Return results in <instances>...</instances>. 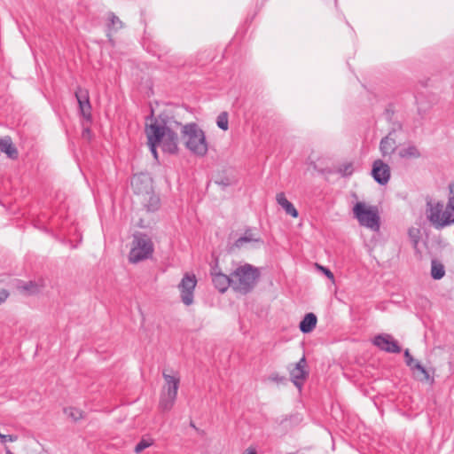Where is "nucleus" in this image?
Segmentation results:
<instances>
[{
    "instance_id": "obj_1",
    "label": "nucleus",
    "mask_w": 454,
    "mask_h": 454,
    "mask_svg": "<svg viewBox=\"0 0 454 454\" xmlns=\"http://www.w3.org/2000/svg\"><path fill=\"white\" fill-rule=\"evenodd\" d=\"M147 141L159 144L163 153L176 154L178 152L179 137L162 115H147L145 122Z\"/></svg>"
},
{
    "instance_id": "obj_2",
    "label": "nucleus",
    "mask_w": 454,
    "mask_h": 454,
    "mask_svg": "<svg viewBox=\"0 0 454 454\" xmlns=\"http://www.w3.org/2000/svg\"><path fill=\"white\" fill-rule=\"evenodd\" d=\"M131 188L135 200L147 212H154L160 207V198L154 193L153 179L148 174L140 173L131 178Z\"/></svg>"
},
{
    "instance_id": "obj_3",
    "label": "nucleus",
    "mask_w": 454,
    "mask_h": 454,
    "mask_svg": "<svg viewBox=\"0 0 454 454\" xmlns=\"http://www.w3.org/2000/svg\"><path fill=\"white\" fill-rule=\"evenodd\" d=\"M259 269L246 263L238 267L232 273V289L241 294L250 293L260 278Z\"/></svg>"
},
{
    "instance_id": "obj_4",
    "label": "nucleus",
    "mask_w": 454,
    "mask_h": 454,
    "mask_svg": "<svg viewBox=\"0 0 454 454\" xmlns=\"http://www.w3.org/2000/svg\"><path fill=\"white\" fill-rule=\"evenodd\" d=\"M182 139L188 150L198 156L207 152V144L203 130L196 123H188L182 127Z\"/></svg>"
},
{
    "instance_id": "obj_5",
    "label": "nucleus",
    "mask_w": 454,
    "mask_h": 454,
    "mask_svg": "<svg viewBox=\"0 0 454 454\" xmlns=\"http://www.w3.org/2000/svg\"><path fill=\"white\" fill-rule=\"evenodd\" d=\"M261 86L258 82L254 80H248V78L239 76L235 82V84L229 90L228 96L233 100L232 106L239 107L242 105V98L247 95L253 94L256 95L259 93Z\"/></svg>"
},
{
    "instance_id": "obj_6",
    "label": "nucleus",
    "mask_w": 454,
    "mask_h": 454,
    "mask_svg": "<svg viewBox=\"0 0 454 454\" xmlns=\"http://www.w3.org/2000/svg\"><path fill=\"white\" fill-rule=\"evenodd\" d=\"M163 378L165 384L160 393L159 407L162 411H168L176 402L180 380L165 372H163Z\"/></svg>"
},
{
    "instance_id": "obj_7",
    "label": "nucleus",
    "mask_w": 454,
    "mask_h": 454,
    "mask_svg": "<svg viewBox=\"0 0 454 454\" xmlns=\"http://www.w3.org/2000/svg\"><path fill=\"white\" fill-rule=\"evenodd\" d=\"M133 246L129 252V262L136 263L149 258L153 252L152 239L145 233L137 232L134 235Z\"/></svg>"
},
{
    "instance_id": "obj_8",
    "label": "nucleus",
    "mask_w": 454,
    "mask_h": 454,
    "mask_svg": "<svg viewBox=\"0 0 454 454\" xmlns=\"http://www.w3.org/2000/svg\"><path fill=\"white\" fill-rule=\"evenodd\" d=\"M427 212V218L431 223L437 229L443 228L454 223V209L450 208L448 204L436 203L431 205Z\"/></svg>"
},
{
    "instance_id": "obj_9",
    "label": "nucleus",
    "mask_w": 454,
    "mask_h": 454,
    "mask_svg": "<svg viewBox=\"0 0 454 454\" xmlns=\"http://www.w3.org/2000/svg\"><path fill=\"white\" fill-rule=\"evenodd\" d=\"M354 215L359 223L372 231H379L380 223L378 208L376 207H366L364 203L357 202L354 208Z\"/></svg>"
},
{
    "instance_id": "obj_10",
    "label": "nucleus",
    "mask_w": 454,
    "mask_h": 454,
    "mask_svg": "<svg viewBox=\"0 0 454 454\" xmlns=\"http://www.w3.org/2000/svg\"><path fill=\"white\" fill-rule=\"evenodd\" d=\"M197 285V279L194 275L185 274L178 285L181 293V300L184 304L189 306L193 302V291Z\"/></svg>"
},
{
    "instance_id": "obj_11",
    "label": "nucleus",
    "mask_w": 454,
    "mask_h": 454,
    "mask_svg": "<svg viewBox=\"0 0 454 454\" xmlns=\"http://www.w3.org/2000/svg\"><path fill=\"white\" fill-rule=\"evenodd\" d=\"M307 368V361L303 356L299 362H297L292 369H289L290 378L294 385L301 389L303 382L309 376Z\"/></svg>"
},
{
    "instance_id": "obj_12",
    "label": "nucleus",
    "mask_w": 454,
    "mask_h": 454,
    "mask_svg": "<svg viewBox=\"0 0 454 454\" xmlns=\"http://www.w3.org/2000/svg\"><path fill=\"white\" fill-rule=\"evenodd\" d=\"M372 176L379 184L385 185L391 176L390 167L382 160L378 159L372 163Z\"/></svg>"
},
{
    "instance_id": "obj_13",
    "label": "nucleus",
    "mask_w": 454,
    "mask_h": 454,
    "mask_svg": "<svg viewBox=\"0 0 454 454\" xmlns=\"http://www.w3.org/2000/svg\"><path fill=\"white\" fill-rule=\"evenodd\" d=\"M373 343L381 350L388 353H400L401 347L389 334H379L374 338Z\"/></svg>"
},
{
    "instance_id": "obj_14",
    "label": "nucleus",
    "mask_w": 454,
    "mask_h": 454,
    "mask_svg": "<svg viewBox=\"0 0 454 454\" xmlns=\"http://www.w3.org/2000/svg\"><path fill=\"white\" fill-rule=\"evenodd\" d=\"M123 22L120 20V18L117 15H115L114 12H107L106 35L112 46H114L115 44L114 39L113 38V33H117L120 29L123 27Z\"/></svg>"
},
{
    "instance_id": "obj_15",
    "label": "nucleus",
    "mask_w": 454,
    "mask_h": 454,
    "mask_svg": "<svg viewBox=\"0 0 454 454\" xmlns=\"http://www.w3.org/2000/svg\"><path fill=\"white\" fill-rule=\"evenodd\" d=\"M246 243H257L262 244V240L259 237H255L250 229L247 230L243 236L239 238L234 244L230 247V252L235 249H240Z\"/></svg>"
},
{
    "instance_id": "obj_16",
    "label": "nucleus",
    "mask_w": 454,
    "mask_h": 454,
    "mask_svg": "<svg viewBox=\"0 0 454 454\" xmlns=\"http://www.w3.org/2000/svg\"><path fill=\"white\" fill-rule=\"evenodd\" d=\"M395 129L391 130L387 136L383 137L380 143V150L383 156L392 154L396 149L395 139L392 137Z\"/></svg>"
},
{
    "instance_id": "obj_17",
    "label": "nucleus",
    "mask_w": 454,
    "mask_h": 454,
    "mask_svg": "<svg viewBox=\"0 0 454 454\" xmlns=\"http://www.w3.org/2000/svg\"><path fill=\"white\" fill-rule=\"evenodd\" d=\"M232 278L231 274L227 276L223 272L221 274H216L212 278V282L215 287L221 293H224L229 286L232 287Z\"/></svg>"
},
{
    "instance_id": "obj_18",
    "label": "nucleus",
    "mask_w": 454,
    "mask_h": 454,
    "mask_svg": "<svg viewBox=\"0 0 454 454\" xmlns=\"http://www.w3.org/2000/svg\"><path fill=\"white\" fill-rule=\"evenodd\" d=\"M0 151L6 153L10 159H17L19 156L18 150L12 144L10 137L0 138Z\"/></svg>"
},
{
    "instance_id": "obj_19",
    "label": "nucleus",
    "mask_w": 454,
    "mask_h": 454,
    "mask_svg": "<svg viewBox=\"0 0 454 454\" xmlns=\"http://www.w3.org/2000/svg\"><path fill=\"white\" fill-rule=\"evenodd\" d=\"M277 202L282 208L286 211V213L294 218L298 217V211L294 207V206L286 198L284 192H279L276 196Z\"/></svg>"
},
{
    "instance_id": "obj_20",
    "label": "nucleus",
    "mask_w": 454,
    "mask_h": 454,
    "mask_svg": "<svg viewBox=\"0 0 454 454\" xmlns=\"http://www.w3.org/2000/svg\"><path fill=\"white\" fill-rule=\"evenodd\" d=\"M317 319L314 313H308L303 319L300 322V330L303 333H310L317 325Z\"/></svg>"
},
{
    "instance_id": "obj_21",
    "label": "nucleus",
    "mask_w": 454,
    "mask_h": 454,
    "mask_svg": "<svg viewBox=\"0 0 454 454\" xmlns=\"http://www.w3.org/2000/svg\"><path fill=\"white\" fill-rule=\"evenodd\" d=\"M398 154L403 159H418L421 156L419 150L414 145H409L407 147L401 149Z\"/></svg>"
},
{
    "instance_id": "obj_22",
    "label": "nucleus",
    "mask_w": 454,
    "mask_h": 454,
    "mask_svg": "<svg viewBox=\"0 0 454 454\" xmlns=\"http://www.w3.org/2000/svg\"><path fill=\"white\" fill-rule=\"evenodd\" d=\"M75 98L79 105V114H85V110L90 108V104L87 94L79 90L75 92Z\"/></svg>"
},
{
    "instance_id": "obj_23",
    "label": "nucleus",
    "mask_w": 454,
    "mask_h": 454,
    "mask_svg": "<svg viewBox=\"0 0 454 454\" xmlns=\"http://www.w3.org/2000/svg\"><path fill=\"white\" fill-rule=\"evenodd\" d=\"M445 274L444 267L442 263H438L435 261L432 262L431 266V276L434 279H441Z\"/></svg>"
},
{
    "instance_id": "obj_24",
    "label": "nucleus",
    "mask_w": 454,
    "mask_h": 454,
    "mask_svg": "<svg viewBox=\"0 0 454 454\" xmlns=\"http://www.w3.org/2000/svg\"><path fill=\"white\" fill-rule=\"evenodd\" d=\"M92 121V115H82V125L83 127L82 129V137L90 140L91 138V131L90 129L89 124Z\"/></svg>"
},
{
    "instance_id": "obj_25",
    "label": "nucleus",
    "mask_w": 454,
    "mask_h": 454,
    "mask_svg": "<svg viewBox=\"0 0 454 454\" xmlns=\"http://www.w3.org/2000/svg\"><path fill=\"white\" fill-rule=\"evenodd\" d=\"M354 171L353 164L351 162H346L341 164L339 168L338 172L340 173L342 176H350Z\"/></svg>"
},
{
    "instance_id": "obj_26",
    "label": "nucleus",
    "mask_w": 454,
    "mask_h": 454,
    "mask_svg": "<svg viewBox=\"0 0 454 454\" xmlns=\"http://www.w3.org/2000/svg\"><path fill=\"white\" fill-rule=\"evenodd\" d=\"M413 372L414 371H419L422 375L423 377L420 378L421 380H429V373L426 370V368L419 363V362H416L413 365V369H411Z\"/></svg>"
},
{
    "instance_id": "obj_27",
    "label": "nucleus",
    "mask_w": 454,
    "mask_h": 454,
    "mask_svg": "<svg viewBox=\"0 0 454 454\" xmlns=\"http://www.w3.org/2000/svg\"><path fill=\"white\" fill-rule=\"evenodd\" d=\"M64 411L68 417H71L74 420H78L82 417V411L80 410L72 407L66 408Z\"/></svg>"
},
{
    "instance_id": "obj_28",
    "label": "nucleus",
    "mask_w": 454,
    "mask_h": 454,
    "mask_svg": "<svg viewBox=\"0 0 454 454\" xmlns=\"http://www.w3.org/2000/svg\"><path fill=\"white\" fill-rule=\"evenodd\" d=\"M153 440H146V439H142L135 447V452L136 453H140L141 451H143L144 450H145L146 448L150 447L151 445H153Z\"/></svg>"
},
{
    "instance_id": "obj_29",
    "label": "nucleus",
    "mask_w": 454,
    "mask_h": 454,
    "mask_svg": "<svg viewBox=\"0 0 454 454\" xmlns=\"http://www.w3.org/2000/svg\"><path fill=\"white\" fill-rule=\"evenodd\" d=\"M216 123L220 129L227 130L229 127L228 115H218Z\"/></svg>"
},
{
    "instance_id": "obj_30",
    "label": "nucleus",
    "mask_w": 454,
    "mask_h": 454,
    "mask_svg": "<svg viewBox=\"0 0 454 454\" xmlns=\"http://www.w3.org/2000/svg\"><path fill=\"white\" fill-rule=\"evenodd\" d=\"M233 183H234V179L230 178L228 176L221 177V178L215 180V184H217L223 187L230 186Z\"/></svg>"
},
{
    "instance_id": "obj_31",
    "label": "nucleus",
    "mask_w": 454,
    "mask_h": 454,
    "mask_svg": "<svg viewBox=\"0 0 454 454\" xmlns=\"http://www.w3.org/2000/svg\"><path fill=\"white\" fill-rule=\"evenodd\" d=\"M404 358L407 366H409L411 369H413V365L417 361H415V359L412 357L409 349L404 350Z\"/></svg>"
},
{
    "instance_id": "obj_32",
    "label": "nucleus",
    "mask_w": 454,
    "mask_h": 454,
    "mask_svg": "<svg viewBox=\"0 0 454 454\" xmlns=\"http://www.w3.org/2000/svg\"><path fill=\"white\" fill-rule=\"evenodd\" d=\"M147 145H148V146L150 148V151H151L152 154L153 155V158L155 160H158L159 154H158L157 148L160 147L159 144L152 143V142H148L147 141Z\"/></svg>"
},
{
    "instance_id": "obj_33",
    "label": "nucleus",
    "mask_w": 454,
    "mask_h": 454,
    "mask_svg": "<svg viewBox=\"0 0 454 454\" xmlns=\"http://www.w3.org/2000/svg\"><path fill=\"white\" fill-rule=\"evenodd\" d=\"M18 436L15 434H0V441L2 443H5L6 442H15L17 441Z\"/></svg>"
},
{
    "instance_id": "obj_34",
    "label": "nucleus",
    "mask_w": 454,
    "mask_h": 454,
    "mask_svg": "<svg viewBox=\"0 0 454 454\" xmlns=\"http://www.w3.org/2000/svg\"><path fill=\"white\" fill-rule=\"evenodd\" d=\"M450 188V197L448 200V205L450 208L454 209V184H450L449 185Z\"/></svg>"
},
{
    "instance_id": "obj_35",
    "label": "nucleus",
    "mask_w": 454,
    "mask_h": 454,
    "mask_svg": "<svg viewBox=\"0 0 454 454\" xmlns=\"http://www.w3.org/2000/svg\"><path fill=\"white\" fill-rule=\"evenodd\" d=\"M317 266L329 279L333 280V278H334L333 273L328 268L320 266L318 264H317Z\"/></svg>"
},
{
    "instance_id": "obj_36",
    "label": "nucleus",
    "mask_w": 454,
    "mask_h": 454,
    "mask_svg": "<svg viewBox=\"0 0 454 454\" xmlns=\"http://www.w3.org/2000/svg\"><path fill=\"white\" fill-rule=\"evenodd\" d=\"M415 99H416V102L419 104V107H418V113L419 114H425L427 112V108L426 107H423L421 105V100H422V94H420L419 97H415Z\"/></svg>"
},
{
    "instance_id": "obj_37",
    "label": "nucleus",
    "mask_w": 454,
    "mask_h": 454,
    "mask_svg": "<svg viewBox=\"0 0 454 454\" xmlns=\"http://www.w3.org/2000/svg\"><path fill=\"white\" fill-rule=\"evenodd\" d=\"M221 273H222V271H221V269L219 268L218 261L216 260L215 264L211 267V271H210L211 277L214 278V276H216V274H221Z\"/></svg>"
},
{
    "instance_id": "obj_38",
    "label": "nucleus",
    "mask_w": 454,
    "mask_h": 454,
    "mask_svg": "<svg viewBox=\"0 0 454 454\" xmlns=\"http://www.w3.org/2000/svg\"><path fill=\"white\" fill-rule=\"evenodd\" d=\"M24 289L27 290L29 294H35L38 291V286L37 285L30 282L29 285L24 286Z\"/></svg>"
},
{
    "instance_id": "obj_39",
    "label": "nucleus",
    "mask_w": 454,
    "mask_h": 454,
    "mask_svg": "<svg viewBox=\"0 0 454 454\" xmlns=\"http://www.w3.org/2000/svg\"><path fill=\"white\" fill-rule=\"evenodd\" d=\"M8 296H9V293L6 290H4V289L1 290L0 291V304L2 302H4L8 298Z\"/></svg>"
},
{
    "instance_id": "obj_40",
    "label": "nucleus",
    "mask_w": 454,
    "mask_h": 454,
    "mask_svg": "<svg viewBox=\"0 0 454 454\" xmlns=\"http://www.w3.org/2000/svg\"><path fill=\"white\" fill-rule=\"evenodd\" d=\"M271 380L276 382H281V381L285 380L286 379L284 377L279 376L278 374H276L271 377Z\"/></svg>"
},
{
    "instance_id": "obj_41",
    "label": "nucleus",
    "mask_w": 454,
    "mask_h": 454,
    "mask_svg": "<svg viewBox=\"0 0 454 454\" xmlns=\"http://www.w3.org/2000/svg\"><path fill=\"white\" fill-rule=\"evenodd\" d=\"M384 114H395V111L391 109L390 107L386 108Z\"/></svg>"
},
{
    "instance_id": "obj_42",
    "label": "nucleus",
    "mask_w": 454,
    "mask_h": 454,
    "mask_svg": "<svg viewBox=\"0 0 454 454\" xmlns=\"http://www.w3.org/2000/svg\"><path fill=\"white\" fill-rule=\"evenodd\" d=\"M150 114H154V110L151 108Z\"/></svg>"
},
{
    "instance_id": "obj_43",
    "label": "nucleus",
    "mask_w": 454,
    "mask_h": 454,
    "mask_svg": "<svg viewBox=\"0 0 454 454\" xmlns=\"http://www.w3.org/2000/svg\"><path fill=\"white\" fill-rule=\"evenodd\" d=\"M220 114H228V113L226 111H223Z\"/></svg>"
}]
</instances>
